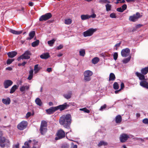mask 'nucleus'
Masks as SVG:
<instances>
[{"mask_svg":"<svg viewBox=\"0 0 148 148\" xmlns=\"http://www.w3.org/2000/svg\"><path fill=\"white\" fill-rule=\"evenodd\" d=\"M121 7L123 10L124 11L126 9L127 6L126 4H124Z\"/></svg>","mask_w":148,"mask_h":148,"instance_id":"obj_52","label":"nucleus"},{"mask_svg":"<svg viewBox=\"0 0 148 148\" xmlns=\"http://www.w3.org/2000/svg\"><path fill=\"white\" fill-rule=\"evenodd\" d=\"M69 106L67 104V103H64L63 104L60 105L58 106H56V110H60V111L63 110L67 108Z\"/></svg>","mask_w":148,"mask_h":148,"instance_id":"obj_13","label":"nucleus"},{"mask_svg":"<svg viewBox=\"0 0 148 148\" xmlns=\"http://www.w3.org/2000/svg\"><path fill=\"white\" fill-rule=\"evenodd\" d=\"M63 47V46L62 45H59L58 47H57V49L58 50H59L62 49Z\"/></svg>","mask_w":148,"mask_h":148,"instance_id":"obj_55","label":"nucleus"},{"mask_svg":"<svg viewBox=\"0 0 148 148\" xmlns=\"http://www.w3.org/2000/svg\"><path fill=\"white\" fill-rule=\"evenodd\" d=\"M27 125V122L25 121H22L17 125L18 128L20 130H23L26 128Z\"/></svg>","mask_w":148,"mask_h":148,"instance_id":"obj_11","label":"nucleus"},{"mask_svg":"<svg viewBox=\"0 0 148 148\" xmlns=\"http://www.w3.org/2000/svg\"><path fill=\"white\" fill-rule=\"evenodd\" d=\"M96 14H93L91 15H89V18H95L96 17Z\"/></svg>","mask_w":148,"mask_h":148,"instance_id":"obj_54","label":"nucleus"},{"mask_svg":"<svg viewBox=\"0 0 148 148\" xmlns=\"http://www.w3.org/2000/svg\"><path fill=\"white\" fill-rule=\"evenodd\" d=\"M57 135V137H56L55 138V139L56 140L64 138L65 136L64 132L62 129H60L58 131Z\"/></svg>","mask_w":148,"mask_h":148,"instance_id":"obj_7","label":"nucleus"},{"mask_svg":"<svg viewBox=\"0 0 148 148\" xmlns=\"http://www.w3.org/2000/svg\"><path fill=\"white\" fill-rule=\"evenodd\" d=\"M110 16L112 18H116V14L114 13H111L110 14Z\"/></svg>","mask_w":148,"mask_h":148,"instance_id":"obj_47","label":"nucleus"},{"mask_svg":"<svg viewBox=\"0 0 148 148\" xmlns=\"http://www.w3.org/2000/svg\"><path fill=\"white\" fill-rule=\"evenodd\" d=\"M133 137V136L131 135H128L125 134H123L120 135L119 138L120 141L122 143H124L126 141L128 138Z\"/></svg>","mask_w":148,"mask_h":148,"instance_id":"obj_8","label":"nucleus"},{"mask_svg":"<svg viewBox=\"0 0 148 148\" xmlns=\"http://www.w3.org/2000/svg\"><path fill=\"white\" fill-rule=\"evenodd\" d=\"M9 144L10 141L0 136V146L1 147H4L5 146H8Z\"/></svg>","mask_w":148,"mask_h":148,"instance_id":"obj_4","label":"nucleus"},{"mask_svg":"<svg viewBox=\"0 0 148 148\" xmlns=\"http://www.w3.org/2000/svg\"><path fill=\"white\" fill-rule=\"evenodd\" d=\"M65 23L67 25L71 24L72 23V20L70 19H66L64 21Z\"/></svg>","mask_w":148,"mask_h":148,"instance_id":"obj_43","label":"nucleus"},{"mask_svg":"<svg viewBox=\"0 0 148 148\" xmlns=\"http://www.w3.org/2000/svg\"><path fill=\"white\" fill-rule=\"evenodd\" d=\"M113 88L115 90H117L119 88V86L118 83L116 82H115L113 84Z\"/></svg>","mask_w":148,"mask_h":148,"instance_id":"obj_44","label":"nucleus"},{"mask_svg":"<svg viewBox=\"0 0 148 148\" xmlns=\"http://www.w3.org/2000/svg\"><path fill=\"white\" fill-rule=\"evenodd\" d=\"M33 71L32 69L30 70L29 72V75L27 78V79L29 80H31L33 77Z\"/></svg>","mask_w":148,"mask_h":148,"instance_id":"obj_29","label":"nucleus"},{"mask_svg":"<svg viewBox=\"0 0 148 148\" xmlns=\"http://www.w3.org/2000/svg\"><path fill=\"white\" fill-rule=\"evenodd\" d=\"M121 44V42H119V43H117L115 45V47H119L120 46Z\"/></svg>","mask_w":148,"mask_h":148,"instance_id":"obj_60","label":"nucleus"},{"mask_svg":"<svg viewBox=\"0 0 148 148\" xmlns=\"http://www.w3.org/2000/svg\"><path fill=\"white\" fill-rule=\"evenodd\" d=\"M47 127H40V131L41 134L42 135L45 134L47 131Z\"/></svg>","mask_w":148,"mask_h":148,"instance_id":"obj_24","label":"nucleus"},{"mask_svg":"<svg viewBox=\"0 0 148 148\" xmlns=\"http://www.w3.org/2000/svg\"><path fill=\"white\" fill-rule=\"evenodd\" d=\"M40 69V67H38V64H36L34 66V70L35 73H37Z\"/></svg>","mask_w":148,"mask_h":148,"instance_id":"obj_33","label":"nucleus"},{"mask_svg":"<svg viewBox=\"0 0 148 148\" xmlns=\"http://www.w3.org/2000/svg\"><path fill=\"white\" fill-rule=\"evenodd\" d=\"M127 2L129 3L130 2H134L136 0H125Z\"/></svg>","mask_w":148,"mask_h":148,"instance_id":"obj_59","label":"nucleus"},{"mask_svg":"<svg viewBox=\"0 0 148 148\" xmlns=\"http://www.w3.org/2000/svg\"><path fill=\"white\" fill-rule=\"evenodd\" d=\"M2 102L6 105H8L10 104L11 101L10 99L8 97L7 99H3L2 100Z\"/></svg>","mask_w":148,"mask_h":148,"instance_id":"obj_22","label":"nucleus"},{"mask_svg":"<svg viewBox=\"0 0 148 148\" xmlns=\"http://www.w3.org/2000/svg\"><path fill=\"white\" fill-rule=\"evenodd\" d=\"M31 55L30 51L29 50H27L25 51L24 54L18 57L17 59V60L19 61L21 59H28L30 58V56Z\"/></svg>","mask_w":148,"mask_h":148,"instance_id":"obj_5","label":"nucleus"},{"mask_svg":"<svg viewBox=\"0 0 148 148\" xmlns=\"http://www.w3.org/2000/svg\"><path fill=\"white\" fill-rule=\"evenodd\" d=\"M141 73L143 75H145L148 73V66L142 68L140 71Z\"/></svg>","mask_w":148,"mask_h":148,"instance_id":"obj_23","label":"nucleus"},{"mask_svg":"<svg viewBox=\"0 0 148 148\" xmlns=\"http://www.w3.org/2000/svg\"><path fill=\"white\" fill-rule=\"evenodd\" d=\"M121 88L120 89H121V90L122 89H123V88L124 87V84L122 82L121 83Z\"/></svg>","mask_w":148,"mask_h":148,"instance_id":"obj_57","label":"nucleus"},{"mask_svg":"<svg viewBox=\"0 0 148 148\" xmlns=\"http://www.w3.org/2000/svg\"><path fill=\"white\" fill-rule=\"evenodd\" d=\"M40 58L43 59H47L50 57V56L48 53H43L40 56Z\"/></svg>","mask_w":148,"mask_h":148,"instance_id":"obj_25","label":"nucleus"},{"mask_svg":"<svg viewBox=\"0 0 148 148\" xmlns=\"http://www.w3.org/2000/svg\"><path fill=\"white\" fill-rule=\"evenodd\" d=\"M79 110L80 111H84V112L89 113L90 112L89 110L86 108H80Z\"/></svg>","mask_w":148,"mask_h":148,"instance_id":"obj_45","label":"nucleus"},{"mask_svg":"<svg viewBox=\"0 0 148 148\" xmlns=\"http://www.w3.org/2000/svg\"><path fill=\"white\" fill-rule=\"evenodd\" d=\"M143 25L141 24H138L136 26V28H138L139 27H140L142 26Z\"/></svg>","mask_w":148,"mask_h":148,"instance_id":"obj_58","label":"nucleus"},{"mask_svg":"<svg viewBox=\"0 0 148 148\" xmlns=\"http://www.w3.org/2000/svg\"><path fill=\"white\" fill-rule=\"evenodd\" d=\"M38 143V142L35 140L32 141L31 140H29L28 141L25 143V146H23L22 148H36Z\"/></svg>","mask_w":148,"mask_h":148,"instance_id":"obj_2","label":"nucleus"},{"mask_svg":"<svg viewBox=\"0 0 148 148\" xmlns=\"http://www.w3.org/2000/svg\"><path fill=\"white\" fill-rule=\"evenodd\" d=\"M89 15L88 14L82 15L81 16V19L82 20H84L89 19Z\"/></svg>","mask_w":148,"mask_h":148,"instance_id":"obj_32","label":"nucleus"},{"mask_svg":"<svg viewBox=\"0 0 148 148\" xmlns=\"http://www.w3.org/2000/svg\"><path fill=\"white\" fill-rule=\"evenodd\" d=\"M115 76L114 74L113 73H111L110 74L109 81H114L115 79Z\"/></svg>","mask_w":148,"mask_h":148,"instance_id":"obj_27","label":"nucleus"},{"mask_svg":"<svg viewBox=\"0 0 148 148\" xmlns=\"http://www.w3.org/2000/svg\"><path fill=\"white\" fill-rule=\"evenodd\" d=\"M9 31L14 34H19L22 33V31H17L12 29H10Z\"/></svg>","mask_w":148,"mask_h":148,"instance_id":"obj_26","label":"nucleus"},{"mask_svg":"<svg viewBox=\"0 0 148 148\" xmlns=\"http://www.w3.org/2000/svg\"><path fill=\"white\" fill-rule=\"evenodd\" d=\"M79 55L81 56H84L85 54V50L84 49H81L79 51Z\"/></svg>","mask_w":148,"mask_h":148,"instance_id":"obj_36","label":"nucleus"},{"mask_svg":"<svg viewBox=\"0 0 148 148\" xmlns=\"http://www.w3.org/2000/svg\"><path fill=\"white\" fill-rule=\"evenodd\" d=\"M13 84V82L10 80H7L4 81L3 84L5 88H8L10 86Z\"/></svg>","mask_w":148,"mask_h":148,"instance_id":"obj_14","label":"nucleus"},{"mask_svg":"<svg viewBox=\"0 0 148 148\" xmlns=\"http://www.w3.org/2000/svg\"><path fill=\"white\" fill-rule=\"evenodd\" d=\"M122 120V117L121 115H118L115 117V122L117 124H120Z\"/></svg>","mask_w":148,"mask_h":148,"instance_id":"obj_19","label":"nucleus"},{"mask_svg":"<svg viewBox=\"0 0 148 148\" xmlns=\"http://www.w3.org/2000/svg\"><path fill=\"white\" fill-rule=\"evenodd\" d=\"M140 85L143 87L148 89V83L145 80H142L141 81Z\"/></svg>","mask_w":148,"mask_h":148,"instance_id":"obj_18","label":"nucleus"},{"mask_svg":"<svg viewBox=\"0 0 148 148\" xmlns=\"http://www.w3.org/2000/svg\"><path fill=\"white\" fill-rule=\"evenodd\" d=\"M39 43V40H37L36 41L33 42L32 43V45L33 47H35L38 45Z\"/></svg>","mask_w":148,"mask_h":148,"instance_id":"obj_37","label":"nucleus"},{"mask_svg":"<svg viewBox=\"0 0 148 148\" xmlns=\"http://www.w3.org/2000/svg\"><path fill=\"white\" fill-rule=\"evenodd\" d=\"M96 30L97 29H96L90 28L84 32V37L90 36H92Z\"/></svg>","mask_w":148,"mask_h":148,"instance_id":"obj_6","label":"nucleus"},{"mask_svg":"<svg viewBox=\"0 0 148 148\" xmlns=\"http://www.w3.org/2000/svg\"><path fill=\"white\" fill-rule=\"evenodd\" d=\"M6 70H8L9 71H11L12 70V68L11 67H8L6 68Z\"/></svg>","mask_w":148,"mask_h":148,"instance_id":"obj_61","label":"nucleus"},{"mask_svg":"<svg viewBox=\"0 0 148 148\" xmlns=\"http://www.w3.org/2000/svg\"><path fill=\"white\" fill-rule=\"evenodd\" d=\"M27 62H23L21 63L22 65L24 66L25 64H26Z\"/></svg>","mask_w":148,"mask_h":148,"instance_id":"obj_64","label":"nucleus"},{"mask_svg":"<svg viewBox=\"0 0 148 148\" xmlns=\"http://www.w3.org/2000/svg\"><path fill=\"white\" fill-rule=\"evenodd\" d=\"M71 122V114H68L61 116L59 119L60 124L63 127L70 130V125Z\"/></svg>","mask_w":148,"mask_h":148,"instance_id":"obj_1","label":"nucleus"},{"mask_svg":"<svg viewBox=\"0 0 148 148\" xmlns=\"http://www.w3.org/2000/svg\"><path fill=\"white\" fill-rule=\"evenodd\" d=\"M55 40L54 39H53L51 40L48 41V44L50 46H53V44L54 43Z\"/></svg>","mask_w":148,"mask_h":148,"instance_id":"obj_40","label":"nucleus"},{"mask_svg":"<svg viewBox=\"0 0 148 148\" xmlns=\"http://www.w3.org/2000/svg\"><path fill=\"white\" fill-rule=\"evenodd\" d=\"M47 71L49 73L51 72L52 71V68H48L47 69Z\"/></svg>","mask_w":148,"mask_h":148,"instance_id":"obj_56","label":"nucleus"},{"mask_svg":"<svg viewBox=\"0 0 148 148\" xmlns=\"http://www.w3.org/2000/svg\"><path fill=\"white\" fill-rule=\"evenodd\" d=\"M31 115V113L30 112H28L26 114V116H25V118L26 119L28 118L29 117H30Z\"/></svg>","mask_w":148,"mask_h":148,"instance_id":"obj_51","label":"nucleus"},{"mask_svg":"<svg viewBox=\"0 0 148 148\" xmlns=\"http://www.w3.org/2000/svg\"><path fill=\"white\" fill-rule=\"evenodd\" d=\"M57 111L56 107H50L49 109L46 110L47 114H53L55 112Z\"/></svg>","mask_w":148,"mask_h":148,"instance_id":"obj_15","label":"nucleus"},{"mask_svg":"<svg viewBox=\"0 0 148 148\" xmlns=\"http://www.w3.org/2000/svg\"><path fill=\"white\" fill-rule=\"evenodd\" d=\"M40 127H47V123L46 121H42Z\"/></svg>","mask_w":148,"mask_h":148,"instance_id":"obj_38","label":"nucleus"},{"mask_svg":"<svg viewBox=\"0 0 148 148\" xmlns=\"http://www.w3.org/2000/svg\"><path fill=\"white\" fill-rule=\"evenodd\" d=\"M17 53L15 51L10 52L7 53L9 57L12 58L15 56L17 54Z\"/></svg>","mask_w":148,"mask_h":148,"instance_id":"obj_21","label":"nucleus"},{"mask_svg":"<svg viewBox=\"0 0 148 148\" xmlns=\"http://www.w3.org/2000/svg\"><path fill=\"white\" fill-rule=\"evenodd\" d=\"M35 35V32L34 31L31 32L29 34V37L27 38V40H30L32 39Z\"/></svg>","mask_w":148,"mask_h":148,"instance_id":"obj_20","label":"nucleus"},{"mask_svg":"<svg viewBox=\"0 0 148 148\" xmlns=\"http://www.w3.org/2000/svg\"><path fill=\"white\" fill-rule=\"evenodd\" d=\"M143 122L145 124H148V119L145 118L143 120Z\"/></svg>","mask_w":148,"mask_h":148,"instance_id":"obj_49","label":"nucleus"},{"mask_svg":"<svg viewBox=\"0 0 148 148\" xmlns=\"http://www.w3.org/2000/svg\"><path fill=\"white\" fill-rule=\"evenodd\" d=\"M117 10L120 12H123L124 11L122 8L121 7L118 8L117 9Z\"/></svg>","mask_w":148,"mask_h":148,"instance_id":"obj_53","label":"nucleus"},{"mask_svg":"<svg viewBox=\"0 0 148 148\" xmlns=\"http://www.w3.org/2000/svg\"><path fill=\"white\" fill-rule=\"evenodd\" d=\"M29 5L30 6H33V3L32 2H30L29 3Z\"/></svg>","mask_w":148,"mask_h":148,"instance_id":"obj_62","label":"nucleus"},{"mask_svg":"<svg viewBox=\"0 0 148 148\" xmlns=\"http://www.w3.org/2000/svg\"><path fill=\"white\" fill-rule=\"evenodd\" d=\"M52 16V15L51 13H47L41 16L40 17L39 20L40 21H46L51 18Z\"/></svg>","mask_w":148,"mask_h":148,"instance_id":"obj_9","label":"nucleus"},{"mask_svg":"<svg viewBox=\"0 0 148 148\" xmlns=\"http://www.w3.org/2000/svg\"><path fill=\"white\" fill-rule=\"evenodd\" d=\"M99 2L101 4L110 3V1L108 0H100L99 1Z\"/></svg>","mask_w":148,"mask_h":148,"instance_id":"obj_42","label":"nucleus"},{"mask_svg":"<svg viewBox=\"0 0 148 148\" xmlns=\"http://www.w3.org/2000/svg\"><path fill=\"white\" fill-rule=\"evenodd\" d=\"M72 93L71 92H68L67 94L64 95V97L67 99H69L71 97Z\"/></svg>","mask_w":148,"mask_h":148,"instance_id":"obj_30","label":"nucleus"},{"mask_svg":"<svg viewBox=\"0 0 148 148\" xmlns=\"http://www.w3.org/2000/svg\"><path fill=\"white\" fill-rule=\"evenodd\" d=\"M118 53H117L115 52L114 53L113 55V58L115 60H116L118 58Z\"/></svg>","mask_w":148,"mask_h":148,"instance_id":"obj_48","label":"nucleus"},{"mask_svg":"<svg viewBox=\"0 0 148 148\" xmlns=\"http://www.w3.org/2000/svg\"><path fill=\"white\" fill-rule=\"evenodd\" d=\"M29 88V85H23L20 87V90L21 92H23L25 90H28Z\"/></svg>","mask_w":148,"mask_h":148,"instance_id":"obj_17","label":"nucleus"},{"mask_svg":"<svg viewBox=\"0 0 148 148\" xmlns=\"http://www.w3.org/2000/svg\"><path fill=\"white\" fill-rule=\"evenodd\" d=\"M130 53V49L128 48H126L121 50V54L122 57H126L129 55Z\"/></svg>","mask_w":148,"mask_h":148,"instance_id":"obj_12","label":"nucleus"},{"mask_svg":"<svg viewBox=\"0 0 148 148\" xmlns=\"http://www.w3.org/2000/svg\"><path fill=\"white\" fill-rule=\"evenodd\" d=\"M105 7L107 11L108 12L111 10L112 8V5H111L107 3L105 5Z\"/></svg>","mask_w":148,"mask_h":148,"instance_id":"obj_35","label":"nucleus"},{"mask_svg":"<svg viewBox=\"0 0 148 148\" xmlns=\"http://www.w3.org/2000/svg\"><path fill=\"white\" fill-rule=\"evenodd\" d=\"M108 145L107 142L103 141H100L98 144V146L99 147H100L102 145L106 146Z\"/></svg>","mask_w":148,"mask_h":148,"instance_id":"obj_34","label":"nucleus"},{"mask_svg":"<svg viewBox=\"0 0 148 148\" xmlns=\"http://www.w3.org/2000/svg\"><path fill=\"white\" fill-rule=\"evenodd\" d=\"M99 61V58L97 57H95L92 60V62L94 64H97Z\"/></svg>","mask_w":148,"mask_h":148,"instance_id":"obj_39","label":"nucleus"},{"mask_svg":"<svg viewBox=\"0 0 148 148\" xmlns=\"http://www.w3.org/2000/svg\"><path fill=\"white\" fill-rule=\"evenodd\" d=\"M49 105L50 106H52L53 105V103L51 102H50L49 103Z\"/></svg>","mask_w":148,"mask_h":148,"instance_id":"obj_63","label":"nucleus"},{"mask_svg":"<svg viewBox=\"0 0 148 148\" xmlns=\"http://www.w3.org/2000/svg\"><path fill=\"white\" fill-rule=\"evenodd\" d=\"M131 58V56H130L129 57L123 59V62L125 64L127 63L130 61Z\"/></svg>","mask_w":148,"mask_h":148,"instance_id":"obj_41","label":"nucleus"},{"mask_svg":"<svg viewBox=\"0 0 148 148\" xmlns=\"http://www.w3.org/2000/svg\"><path fill=\"white\" fill-rule=\"evenodd\" d=\"M93 72L89 70L86 71L84 72V80L85 82H89L91 80V76L93 75Z\"/></svg>","mask_w":148,"mask_h":148,"instance_id":"obj_3","label":"nucleus"},{"mask_svg":"<svg viewBox=\"0 0 148 148\" xmlns=\"http://www.w3.org/2000/svg\"><path fill=\"white\" fill-rule=\"evenodd\" d=\"M139 12H137L136 14H134L133 16H130L129 18L130 21L132 22H135L138 19L141 17Z\"/></svg>","mask_w":148,"mask_h":148,"instance_id":"obj_10","label":"nucleus"},{"mask_svg":"<svg viewBox=\"0 0 148 148\" xmlns=\"http://www.w3.org/2000/svg\"><path fill=\"white\" fill-rule=\"evenodd\" d=\"M106 107V104H104L103 106H101V108L99 109V110L100 111H102L103 109H105Z\"/></svg>","mask_w":148,"mask_h":148,"instance_id":"obj_50","label":"nucleus"},{"mask_svg":"<svg viewBox=\"0 0 148 148\" xmlns=\"http://www.w3.org/2000/svg\"><path fill=\"white\" fill-rule=\"evenodd\" d=\"M14 60V59H8L7 61V64H10Z\"/></svg>","mask_w":148,"mask_h":148,"instance_id":"obj_46","label":"nucleus"},{"mask_svg":"<svg viewBox=\"0 0 148 148\" xmlns=\"http://www.w3.org/2000/svg\"><path fill=\"white\" fill-rule=\"evenodd\" d=\"M136 75L138 77L140 80H145V76L143 74L141 73H140L138 72L135 73Z\"/></svg>","mask_w":148,"mask_h":148,"instance_id":"obj_16","label":"nucleus"},{"mask_svg":"<svg viewBox=\"0 0 148 148\" xmlns=\"http://www.w3.org/2000/svg\"><path fill=\"white\" fill-rule=\"evenodd\" d=\"M18 87L16 85H14L11 88L10 91V93H14L16 90L17 88Z\"/></svg>","mask_w":148,"mask_h":148,"instance_id":"obj_31","label":"nucleus"},{"mask_svg":"<svg viewBox=\"0 0 148 148\" xmlns=\"http://www.w3.org/2000/svg\"><path fill=\"white\" fill-rule=\"evenodd\" d=\"M36 103L39 106H41L42 104V103L41 100L39 98H37L35 100Z\"/></svg>","mask_w":148,"mask_h":148,"instance_id":"obj_28","label":"nucleus"}]
</instances>
